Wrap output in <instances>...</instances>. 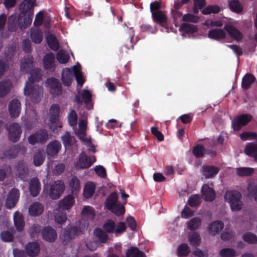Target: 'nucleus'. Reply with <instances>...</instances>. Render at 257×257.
<instances>
[{"instance_id":"obj_45","label":"nucleus","mask_w":257,"mask_h":257,"mask_svg":"<svg viewBox=\"0 0 257 257\" xmlns=\"http://www.w3.org/2000/svg\"><path fill=\"white\" fill-rule=\"evenodd\" d=\"M30 37L34 43L39 44L43 40L42 32L40 29L34 30L31 32Z\"/></svg>"},{"instance_id":"obj_50","label":"nucleus","mask_w":257,"mask_h":257,"mask_svg":"<svg viewBox=\"0 0 257 257\" xmlns=\"http://www.w3.org/2000/svg\"><path fill=\"white\" fill-rule=\"evenodd\" d=\"M201 224V220L199 217L192 218L187 224V228L190 230H194L200 227Z\"/></svg>"},{"instance_id":"obj_8","label":"nucleus","mask_w":257,"mask_h":257,"mask_svg":"<svg viewBox=\"0 0 257 257\" xmlns=\"http://www.w3.org/2000/svg\"><path fill=\"white\" fill-rule=\"evenodd\" d=\"M65 189L64 182L61 180L55 181L50 185L49 196L52 199H58Z\"/></svg>"},{"instance_id":"obj_42","label":"nucleus","mask_w":257,"mask_h":257,"mask_svg":"<svg viewBox=\"0 0 257 257\" xmlns=\"http://www.w3.org/2000/svg\"><path fill=\"white\" fill-rule=\"evenodd\" d=\"M19 150L20 146L15 145L7 149L4 152V154L5 156L8 157L9 159H14L17 156Z\"/></svg>"},{"instance_id":"obj_41","label":"nucleus","mask_w":257,"mask_h":257,"mask_svg":"<svg viewBox=\"0 0 257 257\" xmlns=\"http://www.w3.org/2000/svg\"><path fill=\"white\" fill-rule=\"evenodd\" d=\"M47 43L49 48L55 51L59 49V43L56 37L53 34L49 35L46 38Z\"/></svg>"},{"instance_id":"obj_33","label":"nucleus","mask_w":257,"mask_h":257,"mask_svg":"<svg viewBox=\"0 0 257 257\" xmlns=\"http://www.w3.org/2000/svg\"><path fill=\"white\" fill-rule=\"evenodd\" d=\"M15 225L18 231H22L25 226L24 217L22 214L19 212H16L14 215Z\"/></svg>"},{"instance_id":"obj_43","label":"nucleus","mask_w":257,"mask_h":257,"mask_svg":"<svg viewBox=\"0 0 257 257\" xmlns=\"http://www.w3.org/2000/svg\"><path fill=\"white\" fill-rule=\"evenodd\" d=\"M81 214L83 217L91 220H92L95 216V213L94 209L92 207L89 206H85L83 207L81 211Z\"/></svg>"},{"instance_id":"obj_58","label":"nucleus","mask_w":257,"mask_h":257,"mask_svg":"<svg viewBox=\"0 0 257 257\" xmlns=\"http://www.w3.org/2000/svg\"><path fill=\"white\" fill-rule=\"evenodd\" d=\"M45 157L41 152L38 151L36 152L33 158V163L35 166L38 167L41 166L44 162Z\"/></svg>"},{"instance_id":"obj_52","label":"nucleus","mask_w":257,"mask_h":257,"mask_svg":"<svg viewBox=\"0 0 257 257\" xmlns=\"http://www.w3.org/2000/svg\"><path fill=\"white\" fill-rule=\"evenodd\" d=\"M188 241L193 246H198L201 242L200 235L197 232H193L188 236Z\"/></svg>"},{"instance_id":"obj_22","label":"nucleus","mask_w":257,"mask_h":257,"mask_svg":"<svg viewBox=\"0 0 257 257\" xmlns=\"http://www.w3.org/2000/svg\"><path fill=\"white\" fill-rule=\"evenodd\" d=\"M26 252L30 257H35L40 252L39 244L36 241L28 243L26 245Z\"/></svg>"},{"instance_id":"obj_38","label":"nucleus","mask_w":257,"mask_h":257,"mask_svg":"<svg viewBox=\"0 0 257 257\" xmlns=\"http://www.w3.org/2000/svg\"><path fill=\"white\" fill-rule=\"evenodd\" d=\"M255 80L253 75L249 73L246 74L242 79L241 87L244 90L248 89L250 85L253 83Z\"/></svg>"},{"instance_id":"obj_2","label":"nucleus","mask_w":257,"mask_h":257,"mask_svg":"<svg viewBox=\"0 0 257 257\" xmlns=\"http://www.w3.org/2000/svg\"><path fill=\"white\" fill-rule=\"evenodd\" d=\"M88 224L86 225L83 223H79L78 225H71L65 228L63 234V242L67 243L72 239L79 236L87 229Z\"/></svg>"},{"instance_id":"obj_59","label":"nucleus","mask_w":257,"mask_h":257,"mask_svg":"<svg viewBox=\"0 0 257 257\" xmlns=\"http://www.w3.org/2000/svg\"><path fill=\"white\" fill-rule=\"evenodd\" d=\"M205 148L201 145H197L194 147L192 150L193 155L196 158H201L203 157L205 153Z\"/></svg>"},{"instance_id":"obj_35","label":"nucleus","mask_w":257,"mask_h":257,"mask_svg":"<svg viewBox=\"0 0 257 257\" xmlns=\"http://www.w3.org/2000/svg\"><path fill=\"white\" fill-rule=\"evenodd\" d=\"M12 83L10 80H4L0 82V98L6 96L10 91Z\"/></svg>"},{"instance_id":"obj_6","label":"nucleus","mask_w":257,"mask_h":257,"mask_svg":"<svg viewBox=\"0 0 257 257\" xmlns=\"http://www.w3.org/2000/svg\"><path fill=\"white\" fill-rule=\"evenodd\" d=\"M96 160L95 156H87L86 153L83 151L80 154L75 166L78 169H88Z\"/></svg>"},{"instance_id":"obj_20","label":"nucleus","mask_w":257,"mask_h":257,"mask_svg":"<svg viewBox=\"0 0 257 257\" xmlns=\"http://www.w3.org/2000/svg\"><path fill=\"white\" fill-rule=\"evenodd\" d=\"M35 0H24L20 5V15H26L34 13Z\"/></svg>"},{"instance_id":"obj_26","label":"nucleus","mask_w":257,"mask_h":257,"mask_svg":"<svg viewBox=\"0 0 257 257\" xmlns=\"http://www.w3.org/2000/svg\"><path fill=\"white\" fill-rule=\"evenodd\" d=\"M44 210V205L38 202L32 203L29 207V214L32 216H37L41 215Z\"/></svg>"},{"instance_id":"obj_31","label":"nucleus","mask_w":257,"mask_h":257,"mask_svg":"<svg viewBox=\"0 0 257 257\" xmlns=\"http://www.w3.org/2000/svg\"><path fill=\"white\" fill-rule=\"evenodd\" d=\"M219 169L216 166H205L203 167V176L206 179L211 178L215 176L219 172Z\"/></svg>"},{"instance_id":"obj_21","label":"nucleus","mask_w":257,"mask_h":257,"mask_svg":"<svg viewBox=\"0 0 257 257\" xmlns=\"http://www.w3.org/2000/svg\"><path fill=\"white\" fill-rule=\"evenodd\" d=\"M202 198L207 201H212L215 198L214 190L207 184H204L201 188Z\"/></svg>"},{"instance_id":"obj_55","label":"nucleus","mask_w":257,"mask_h":257,"mask_svg":"<svg viewBox=\"0 0 257 257\" xmlns=\"http://www.w3.org/2000/svg\"><path fill=\"white\" fill-rule=\"evenodd\" d=\"M243 240L249 244L257 243V236L251 232H247L242 235Z\"/></svg>"},{"instance_id":"obj_44","label":"nucleus","mask_w":257,"mask_h":257,"mask_svg":"<svg viewBox=\"0 0 257 257\" xmlns=\"http://www.w3.org/2000/svg\"><path fill=\"white\" fill-rule=\"evenodd\" d=\"M191 252L190 249L188 244L185 243H181L179 245L177 253L179 257L187 256Z\"/></svg>"},{"instance_id":"obj_27","label":"nucleus","mask_w":257,"mask_h":257,"mask_svg":"<svg viewBox=\"0 0 257 257\" xmlns=\"http://www.w3.org/2000/svg\"><path fill=\"white\" fill-rule=\"evenodd\" d=\"M34 57L28 55L24 57L23 61L21 64V71L23 72L28 73L33 67Z\"/></svg>"},{"instance_id":"obj_30","label":"nucleus","mask_w":257,"mask_h":257,"mask_svg":"<svg viewBox=\"0 0 257 257\" xmlns=\"http://www.w3.org/2000/svg\"><path fill=\"white\" fill-rule=\"evenodd\" d=\"M42 76L41 71L40 69H34L31 71L30 76L26 83H28L29 85H35L34 84V82L41 80Z\"/></svg>"},{"instance_id":"obj_3","label":"nucleus","mask_w":257,"mask_h":257,"mask_svg":"<svg viewBox=\"0 0 257 257\" xmlns=\"http://www.w3.org/2000/svg\"><path fill=\"white\" fill-rule=\"evenodd\" d=\"M24 91L25 95L30 96L32 101L36 103L40 101L43 94L42 86L39 85H29L28 83L25 84Z\"/></svg>"},{"instance_id":"obj_19","label":"nucleus","mask_w":257,"mask_h":257,"mask_svg":"<svg viewBox=\"0 0 257 257\" xmlns=\"http://www.w3.org/2000/svg\"><path fill=\"white\" fill-rule=\"evenodd\" d=\"M61 149V144L59 141L50 142L47 146L46 152L48 156L53 157L56 155Z\"/></svg>"},{"instance_id":"obj_48","label":"nucleus","mask_w":257,"mask_h":257,"mask_svg":"<svg viewBox=\"0 0 257 257\" xmlns=\"http://www.w3.org/2000/svg\"><path fill=\"white\" fill-rule=\"evenodd\" d=\"M74 73V77L76 78L77 84L81 87L84 82L85 80L81 73V70L80 69L79 66L77 65L73 66Z\"/></svg>"},{"instance_id":"obj_11","label":"nucleus","mask_w":257,"mask_h":257,"mask_svg":"<svg viewBox=\"0 0 257 257\" xmlns=\"http://www.w3.org/2000/svg\"><path fill=\"white\" fill-rule=\"evenodd\" d=\"M46 84L50 87V93L55 97L59 96L62 93V86L58 79L50 77L47 79Z\"/></svg>"},{"instance_id":"obj_63","label":"nucleus","mask_w":257,"mask_h":257,"mask_svg":"<svg viewBox=\"0 0 257 257\" xmlns=\"http://www.w3.org/2000/svg\"><path fill=\"white\" fill-rule=\"evenodd\" d=\"M1 238L4 242H12L14 240V235L9 231L5 230L1 232Z\"/></svg>"},{"instance_id":"obj_23","label":"nucleus","mask_w":257,"mask_h":257,"mask_svg":"<svg viewBox=\"0 0 257 257\" xmlns=\"http://www.w3.org/2000/svg\"><path fill=\"white\" fill-rule=\"evenodd\" d=\"M224 30L228 34L231 38L235 40H240L242 38L241 33L230 24L225 25Z\"/></svg>"},{"instance_id":"obj_47","label":"nucleus","mask_w":257,"mask_h":257,"mask_svg":"<svg viewBox=\"0 0 257 257\" xmlns=\"http://www.w3.org/2000/svg\"><path fill=\"white\" fill-rule=\"evenodd\" d=\"M230 10L236 13H240L243 11V6L238 0H230L229 2Z\"/></svg>"},{"instance_id":"obj_51","label":"nucleus","mask_w":257,"mask_h":257,"mask_svg":"<svg viewBox=\"0 0 257 257\" xmlns=\"http://www.w3.org/2000/svg\"><path fill=\"white\" fill-rule=\"evenodd\" d=\"M74 139V138L71 135L69 132H66L62 137V143L66 148L73 145Z\"/></svg>"},{"instance_id":"obj_15","label":"nucleus","mask_w":257,"mask_h":257,"mask_svg":"<svg viewBox=\"0 0 257 257\" xmlns=\"http://www.w3.org/2000/svg\"><path fill=\"white\" fill-rule=\"evenodd\" d=\"M43 64L45 70L54 71L56 67L54 54L52 52L46 54L43 57Z\"/></svg>"},{"instance_id":"obj_25","label":"nucleus","mask_w":257,"mask_h":257,"mask_svg":"<svg viewBox=\"0 0 257 257\" xmlns=\"http://www.w3.org/2000/svg\"><path fill=\"white\" fill-rule=\"evenodd\" d=\"M153 20L154 22L159 24L163 27H166L167 25V18L165 14L163 11H158L157 12H153L152 14Z\"/></svg>"},{"instance_id":"obj_9","label":"nucleus","mask_w":257,"mask_h":257,"mask_svg":"<svg viewBox=\"0 0 257 257\" xmlns=\"http://www.w3.org/2000/svg\"><path fill=\"white\" fill-rule=\"evenodd\" d=\"M7 128L8 130L9 140L14 143L17 142L19 140L22 134L20 125L17 122H13Z\"/></svg>"},{"instance_id":"obj_39","label":"nucleus","mask_w":257,"mask_h":257,"mask_svg":"<svg viewBox=\"0 0 257 257\" xmlns=\"http://www.w3.org/2000/svg\"><path fill=\"white\" fill-rule=\"evenodd\" d=\"M179 30L187 34H192L198 31V28L196 26L192 24L183 23L180 26Z\"/></svg>"},{"instance_id":"obj_53","label":"nucleus","mask_w":257,"mask_h":257,"mask_svg":"<svg viewBox=\"0 0 257 257\" xmlns=\"http://www.w3.org/2000/svg\"><path fill=\"white\" fill-rule=\"evenodd\" d=\"M220 8L217 5H209L202 10L203 15H208L211 13L217 14L220 12Z\"/></svg>"},{"instance_id":"obj_28","label":"nucleus","mask_w":257,"mask_h":257,"mask_svg":"<svg viewBox=\"0 0 257 257\" xmlns=\"http://www.w3.org/2000/svg\"><path fill=\"white\" fill-rule=\"evenodd\" d=\"M208 37L211 39L219 40L226 37V33L222 29H212L208 32Z\"/></svg>"},{"instance_id":"obj_60","label":"nucleus","mask_w":257,"mask_h":257,"mask_svg":"<svg viewBox=\"0 0 257 257\" xmlns=\"http://www.w3.org/2000/svg\"><path fill=\"white\" fill-rule=\"evenodd\" d=\"M220 255L221 257H234L236 255V251L233 248H224L220 250Z\"/></svg>"},{"instance_id":"obj_14","label":"nucleus","mask_w":257,"mask_h":257,"mask_svg":"<svg viewBox=\"0 0 257 257\" xmlns=\"http://www.w3.org/2000/svg\"><path fill=\"white\" fill-rule=\"evenodd\" d=\"M8 110L12 118H17L19 116L21 110V104L17 99H13L9 103Z\"/></svg>"},{"instance_id":"obj_10","label":"nucleus","mask_w":257,"mask_h":257,"mask_svg":"<svg viewBox=\"0 0 257 257\" xmlns=\"http://www.w3.org/2000/svg\"><path fill=\"white\" fill-rule=\"evenodd\" d=\"M60 107L58 104H53L50 108V128L55 132L57 130V123L59 120Z\"/></svg>"},{"instance_id":"obj_4","label":"nucleus","mask_w":257,"mask_h":257,"mask_svg":"<svg viewBox=\"0 0 257 257\" xmlns=\"http://www.w3.org/2000/svg\"><path fill=\"white\" fill-rule=\"evenodd\" d=\"M241 194L237 191H228L224 195L225 199L230 204L231 209L233 211H238L241 209Z\"/></svg>"},{"instance_id":"obj_5","label":"nucleus","mask_w":257,"mask_h":257,"mask_svg":"<svg viewBox=\"0 0 257 257\" xmlns=\"http://www.w3.org/2000/svg\"><path fill=\"white\" fill-rule=\"evenodd\" d=\"M252 116L249 113L237 115L232 120V127L234 131H238L243 126L246 125L252 119Z\"/></svg>"},{"instance_id":"obj_1","label":"nucleus","mask_w":257,"mask_h":257,"mask_svg":"<svg viewBox=\"0 0 257 257\" xmlns=\"http://www.w3.org/2000/svg\"><path fill=\"white\" fill-rule=\"evenodd\" d=\"M118 195L116 192H113L106 198L105 206L107 209L116 216L123 215L125 208L123 205L117 203Z\"/></svg>"},{"instance_id":"obj_49","label":"nucleus","mask_w":257,"mask_h":257,"mask_svg":"<svg viewBox=\"0 0 257 257\" xmlns=\"http://www.w3.org/2000/svg\"><path fill=\"white\" fill-rule=\"evenodd\" d=\"M246 155L257 160V144H248L245 148Z\"/></svg>"},{"instance_id":"obj_16","label":"nucleus","mask_w":257,"mask_h":257,"mask_svg":"<svg viewBox=\"0 0 257 257\" xmlns=\"http://www.w3.org/2000/svg\"><path fill=\"white\" fill-rule=\"evenodd\" d=\"M74 71L73 66L72 68H66L63 70L61 78L63 84L65 86H69L71 85L74 77Z\"/></svg>"},{"instance_id":"obj_34","label":"nucleus","mask_w":257,"mask_h":257,"mask_svg":"<svg viewBox=\"0 0 257 257\" xmlns=\"http://www.w3.org/2000/svg\"><path fill=\"white\" fill-rule=\"evenodd\" d=\"M16 169L19 176L21 179L24 180L28 176V170L25 163L23 161H19L16 165Z\"/></svg>"},{"instance_id":"obj_62","label":"nucleus","mask_w":257,"mask_h":257,"mask_svg":"<svg viewBox=\"0 0 257 257\" xmlns=\"http://www.w3.org/2000/svg\"><path fill=\"white\" fill-rule=\"evenodd\" d=\"M41 226L38 224H34L29 229V233L31 237H37L41 232Z\"/></svg>"},{"instance_id":"obj_61","label":"nucleus","mask_w":257,"mask_h":257,"mask_svg":"<svg viewBox=\"0 0 257 257\" xmlns=\"http://www.w3.org/2000/svg\"><path fill=\"white\" fill-rule=\"evenodd\" d=\"M240 138L242 141L257 140V133L255 132H245L240 134Z\"/></svg>"},{"instance_id":"obj_64","label":"nucleus","mask_w":257,"mask_h":257,"mask_svg":"<svg viewBox=\"0 0 257 257\" xmlns=\"http://www.w3.org/2000/svg\"><path fill=\"white\" fill-rule=\"evenodd\" d=\"M77 114L75 110H71L68 114V121L70 125L74 126L77 122Z\"/></svg>"},{"instance_id":"obj_56","label":"nucleus","mask_w":257,"mask_h":257,"mask_svg":"<svg viewBox=\"0 0 257 257\" xmlns=\"http://www.w3.org/2000/svg\"><path fill=\"white\" fill-rule=\"evenodd\" d=\"M115 227V222L111 220H106L103 225V229L107 233H112Z\"/></svg>"},{"instance_id":"obj_12","label":"nucleus","mask_w":257,"mask_h":257,"mask_svg":"<svg viewBox=\"0 0 257 257\" xmlns=\"http://www.w3.org/2000/svg\"><path fill=\"white\" fill-rule=\"evenodd\" d=\"M41 235L42 238L49 242H54L57 238L56 230L50 226L44 227L41 230Z\"/></svg>"},{"instance_id":"obj_40","label":"nucleus","mask_w":257,"mask_h":257,"mask_svg":"<svg viewBox=\"0 0 257 257\" xmlns=\"http://www.w3.org/2000/svg\"><path fill=\"white\" fill-rule=\"evenodd\" d=\"M101 228L97 227L94 230V235L98 238L100 242L105 243L108 239V235Z\"/></svg>"},{"instance_id":"obj_46","label":"nucleus","mask_w":257,"mask_h":257,"mask_svg":"<svg viewBox=\"0 0 257 257\" xmlns=\"http://www.w3.org/2000/svg\"><path fill=\"white\" fill-rule=\"evenodd\" d=\"M18 27V18L16 15H11L9 17L8 22V28L10 31L15 32Z\"/></svg>"},{"instance_id":"obj_54","label":"nucleus","mask_w":257,"mask_h":257,"mask_svg":"<svg viewBox=\"0 0 257 257\" xmlns=\"http://www.w3.org/2000/svg\"><path fill=\"white\" fill-rule=\"evenodd\" d=\"M253 172V169L251 168L240 167L236 169V174L239 176H249Z\"/></svg>"},{"instance_id":"obj_24","label":"nucleus","mask_w":257,"mask_h":257,"mask_svg":"<svg viewBox=\"0 0 257 257\" xmlns=\"http://www.w3.org/2000/svg\"><path fill=\"white\" fill-rule=\"evenodd\" d=\"M77 196L73 194H69L64 197L59 203V207L64 210L69 209L74 203V198Z\"/></svg>"},{"instance_id":"obj_37","label":"nucleus","mask_w":257,"mask_h":257,"mask_svg":"<svg viewBox=\"0 0 257 257\" xmlns=\"http://www.w3.org/2000/svg\"><path fill=\"white\" fill-rule=\"evenodd\" d=\"M125 256L126 257H146L145 253L136 246L130 247L127 250Z\"/></svg>"},{"instance_id":"obj_32","label":"nucleus","mask_w":257,"mask_h":257,"mask_svg":"<svg viewBox=\"0 0 257 257\" xmlns=\"http://www.w3.org/2000/svg\"><path fill=\"white\" fill-rule=\"evenodd\" d=\"M224 227L222 221L216 220L209 224L208 231L210 234L213 235L219 233Z\"/></svg>"},{"instance_id":"obj_17","label":"nucleus","mask_w":257,"mask_h":257,"mask_svg":"<svg viewBox=\"0 0 257 257\" xmlns=\"http://www.w3.org/2000/svg\"><path fill=\"white\" fill-rule=\"evenodd\" d=\"M20 15L18 17V27L21 29H26L31 25L34 16V13L26 15Z\"/></svg>"},{"instance_id":"obj_13","label":"nucleus","mask_w":257,"mask_h":257,"mask_svg":"<svg viewBox=\"0 0 257 257\" xmlns=\"http://www.w3.org/2000/svg\"><path fill=\"white\" fill-rule=\"evenodd\" d=\"M20 198V192L19 189L17 188L12 189L8 195L6 201V207L8 209H12L14 207Z\"/></svg>"},{"instance_id":"obj_36","label":"nucleus","mask_w":257,"mask_h":257,"mask_svg":"<svg viewBox=\"0 0 257 257\" xmlns=\"http://www.w3.org/2000/svg\"><path fill=\"white\" fill-rule=\"evenodd\" d=\"M95 190V185L92 182H88L85 185L83 189V194L85 198H91Z\"/></svg>"},{"instance_id":"obj_29","label":"nucleus","mask_w":257,"mask_h":257,"mask_svg":"<svg viewBox=\"0 0 257 257\" xmlns=\"http://www.w3.org/2000/svg\"><path fill=\"white\" fill-rule=\"evenodd\" d=\"M69 188L71 194L77 196L80 190V182L76 176H73L69 181Z\"/></svg>"},{"instance_id":"obj_18","label":"nucleus","mask_w":257,"mask_h":257,"mask_svg":"<svg viewBox=\"0 0 257 257\" xmlns=\"http://www.w3.org/2000/svg\"><path fill=\"white\" fill-rule=\"evenodd\" d=\"M41 183L37 177L32 178L29 182V189L30 195L32 197H37L41 191Z\"/></svg>"},{"instance_id":"obj_57","label":"nucleus","mask_w":257,"mask_h":257,"mask_svg":"<svg viewBox=\"0 0 257 257\" xmlns=\"http://www.w3.org/2000/svg\"><path fill=\"white\" fill-rule=\"evenodd\" d=\"M81 96L84 99V103L86 105H89L91 104V106L89 107V109L92 108L93 105L92 104V95L88 90H83Z\"/></svg>"},{"instance_id":"obj_7","label":"nucleus","mask_w":257,"mask_h":257,"mask_svg":"<svg viewBox=\"0 0 257 257\" xmlns=\"http://www.w3.org/2000/svg\"><path fill=\"white\" fill-rule=\"evenodd\" d=\"M49 139V135L46 129H40L35 133L30 135L28 139V142L32 145L37 143H45Z\"/></svg>"}]
</instances>
